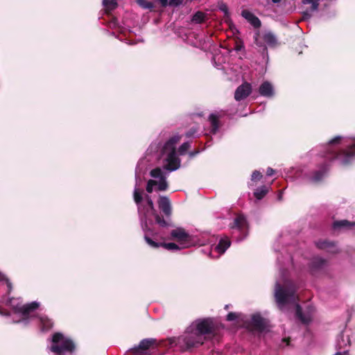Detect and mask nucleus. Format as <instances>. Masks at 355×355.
I'll return each instance as SVG.
<instances>
[{
  "mask_svg": "<svg viewBox=\"0 0 355 355\" xmlns=\"http://www.w3.org/2000/svg\"><path fill=\"white\" fill-rule=\"evenodd\" d=\"M297 288L295 285H289L285 287L279 284L275 286V301L279 308L282 309L283 306L289 303H295L299 300L297 295Z\"/></svg>",
  "mask_w": 355,
  "mask_h": 355,
  "instance_id": "2",
  "label": "nucleus"
},
{
  "mask_svg": "<svg viewBox=\"0 0 355 355\" xmlns=\"http://www.w3.org/2000/svg\"><path fill=\"white\" fill-rule=\"evenodd\" d=\"M184 0H169V6L177 7L183 3Z\"/></svg>",
  "mask_w": 355,
  "mask_h": 355,
  "instance_id": "46",
  "label": "nucleus"
},
{
  "mask_svg": "<svg viewBox=\"0 0 355 355\" xmlns=\"http://www.w3.org/2000/svg\"><path fill=\"white\" fill-rule=\"evenodd\" d=\"M341 138H342L341 137L337 136V137H334V139H332L331 140H330L329 141V144L332 145V144H338L340 141Z\"/></svg>",
  "mask_w": 355,
  "mask_h": 355,
  "instance_id": "48",
  "label": "nucleus"
},
{
  "mask_svg": "<svg viewBox=\"0 0 355 355\" xmlns=\"http://www.w3.org/2000/svg\"><path fill=\"white\" fill-rule=\"evenodd\" d=\"M282 0H272V1L274 3H278L281 1Z\"/></svg>",
  "mask_w": 355,
  "mask_h": 355,
  "instance_id": "56",
  "label": "nucleus"
},
{
  "mask_svg": "<svg viewBox=\"0 0 355 355\" xmlns=\"http://www.w3.org/2000/svg\"><path fill=\"white\" fill-rule=\"evenodd\" d=\"M320 0H302L304 4H311V10H317L319 6Z\"/></svg>",
  "mask_w": 355,
  "mask_h": 355,
  "instance_id": "32",
  "label": "nucleus"
},
{
  "mask_svg": "<svg viewBox=\"0 0 355 355\" xmlns=\"http://www.w3.org/2000/svg\"><path fill=\"white\" fill-rule=\"evenodd\" d=\"M75 349V345L70 339L62 340L60 345H52L51 350L59 355H61L64 352H73Z\"/></svg>",
  "mask_w": 355,
  "mask_h": 355,
  "instance_id": "7",
  "label": "nucleus"
},
{
  "mask_svg": "<svg viewBox=\"0 0 355 355\" xmlns=\"http://www.w3.org/2000/svg\"><path fill=\"white\" fill-rule=\"evenodd\" d=\"M103 5L105 8L106 12L114 10L118 6L116 0H103Z\"/></svg>",
  "mask_w": 355,
  "mask_h": 355,
  "instance_id": "27",
  "label": "nucleus"
},
{
  "mask_svg": "<svg viewBox=\"0 0 355 355\" xmlns=\"http://www.w3.org/2000/svg\"><path fill=\"white\" fill-rule=\"evenodd\" d=\"M158 1L160 3L162 7L163 8H166V6H169L168 0H158Z\"/></svg>",
  "mask_w": 355,
  "mask_h": 355,
  "instance_id": "49",
  "label": "nucleus"
},
{
  "mask_svg": "<svg viewBox=\"0 0 355 355\" xmlns=\"http://www.w3.org/2000/svg\"><path fill=\"white\" fill-rule=\"evenodd\" d=\"M252 92V86L250 83L245 82L239 85L234 93V98L236 101H241L246 98Z\"/></svg>",
  "mask_w": 355,
  "mask_h": 355,
  "instance_id": "8",
  "label": "nucleus"
},
{
  "mask_svg": "<svg viewBox=\"0 0 355 355\" xmlns=\"http://www.w3.org/2000/svg\"><path fill=\"white\" fill-rule=\"evenodd\" d=\"M156 345V340L154 338H145L140 341L137 347H135L130 349L133 354H141L143 352L148 349L150 347Z\"/></svg>",
  "mask_w": 355,
  "mask_h": 355,
  "instance_id": "9",
  "label": "nucleus"
},
{
  "mask_svg": "<svg viewBox=\"0 0 355 355\" xmlns=\"http://www.w3.org/2000/svg\"><path fill=\"white\" fill-rule=\"evenodd\" d=\"M146 200L147 204L149 206L150 209L152 211H153L154 212H155L154 204H153V202L152 199L150 198V197L149 196L146 195Z\"/></svg>",
  "mask_w": 355,
  "mask_h": 355,
  "instance_id": "45",
  "label": "nucleus"
},
{
  "mask_svg": "<svg viewBox=\"0 0 355 355\" xmlns=\"http://www.w3.org/2000/svg\"><path fill=\"white\" fill-rule=\"evenodd\" d=\"M142 193H143L142 190H140L139 189H137V188L135 189L133 197H134V200L137 204H139L141 202V201L143 200Z\"/></svg>",
  "mask_w": 355,
  "mask_h": 355,
  "instance_id": "31",
  "label": "nucleus"
},
{
  "mask_svg": "<svg viewBox=\"0 0 355 355\" xmlns=\"http://www.w3.org/2000/svg\"><path fill=\"white\" fill-rule=\"evenodd\" d=\"M191 145L189 142L183 143L178 149V152L180 155H184L190 148Z\"/></svg>",
  "mask_w": 355,
  "mask_h": 355,
  "instance_id": "37",
  "label": "nucleus"
},
{
  "mask_svg": "<svg viewBox=\"0 0 355 355\" xmlns=\"http://www.w3.org/2000/svg\"><path fill=\"white\" fill-rule=\"evenodd\" d=\"M275 173V170H273L272 168L268 167L267 168L266 175L268 176H271Z\"/></svg>",
  "mask_w": 355,
  "mask_h": 355,
  "instance_id": "50",
  "label": "nucleus"
},
{
  "mask_svg": "<svg viewBox=\"0 0 355 355\" xmlns=\"http://www.w3.org/2000/svg\"><path fill=\"white\" fill-rule=\"evenodd\" d=\"M259 92L261 96L265 97H272L274 95L273 87L268 81H264L259 88Z\"/></svg>",
  "mask_w": 355,
  "mask_h": 355,
  "instance_id": "18",
  "label": "nucleus"
},
{
  "mask_svg": "<svg viewBox=\"0 0 355 355\" xmlns=\"http://www.w3.org/2000/svg\"><path fill=\"white\" fill-rule=\"evenodd\" d=\"M40 304L37 302H32L17 308V311L24 317H28L29 314L39 308Z\"/></svg>",
  "mask_w": 355,
  "mask_h": 355,
  "instance_id": "14",
  "label": "nucleus"
},
{
  "mask_svg": "<svg viewBox=\"0 0 355 355\" xmlns=\"http://www.w3.org/2000/svg\"><path fill=\"white\" fill-rule=\"evenodd\" d=\"M259 33L257 32L255 33V35L254 36V44L259 47H263L264 49H266V47L264 43L261 40H259Z\"/></svg>",
  "mask_w": 355,
  "mask_h": 355,
  "instance_id": "40",
  "label": "nucleus"
},
{
  "mask_svg": "<svg viewBox=\"0 0 355 355\" xmlns=\"http://www.w3.org/2000/svg\"><path fill=\"white\" fill-rule=\"evenodd\" d=\"M209 121L211 123V132L215 134L220 126L218 117L214 114H211L209 116Z\"/></svg>",
  "mask_w": 355,
  "mask_h": 355,
  "instance_id": "23",
  "label": "nucleus"
},
{
  "mask_svg": "<svg viewBox=\"0 0 355 355\" xmlns=\"http://www.w3.org/2000/svg\"><path fill=\"white\" fill-rule=\"evenodd\" d=\"M263 42L266 43L270 47L274 48L279 45V42L275 35L269 31L263 35Z\"/></svg>",
  "mask_w": 355,
  "mask_h": 355,
  "instance_id": "20",
  "label": "nucleus"
},
{
  "mask_svg": "<svg viewBox=\"0 0 355 355\" xmlns=\"http://www.w3.org/2000/svg\"><path fill=\"white\" fill-rule=\"evenodd\" d=\"M167 164L165 168L168 171H172L178 169L180 167V159L177 157L176 153H168L166 159Z\"/></svg>",
  "mask_w": 355,
  "mask_h": 355,
  "instance_id": "13",
  "label": "nucleus"
},
{
  "mask_svg": "<svg viewBox=\"0 0 355 355\" xmlns=\"http://www.w3.org/2000/svg\"><path fill=\"white\" fill-rule=\"evenodd\" d=\"M290 340V338H284L282 339V342L285 343L286 345H289Z\"/></svg>",
  "mask_w": 355,
  "mask_h": 355,
  "instance_id": "52",
  "label": "nucleus"
},
{
  "mask_svg": "<svg viewBox=\"0 0 355 355\" xmlns=\"http://www.w3.org/2000/svg\"><path fill=\"white\" fill-rule=\"evenodd\" d=\"M295 315L304 324H309L311 321L310 317L305 316L303 314L302 308L298 304H296Z\"/></svg>",
  "mask_w": 355,
  "mask_h": 355,
  "instance_id": "24",
  "label": "nucleus"
},
{
  "mask_svg": "<svg viewBox=\"0 0 355 355\" xmlns=\"http://www.w3.org/2000/svg\"><path fill=\"white\" fill-rule=\"evenodd\" d=\"M176 339L175 338H171L170 339V343L172 345L175 342Z\"/></svg>",
  "mask_w": 355,
  "mask_h": 355,
  "instance_id": "55",
  "label": "nucleus"
},
{
  "mask_svg": "<svg viewBox=\"0 0 355 355\" xmlns=\"http://www.w3.org/2000/svg\"><path fill=\"white\" fill-rule=\"evenodd\" d=\"M329 168V164L327 163H324L321 165L320 169L318 171H315L313 173L312 181L315 182H320L323 178L324 174L327 173Z\"/></svg>",
  "mask_w": 355,
  "mask_h": 355,
  "instance_id": "21",
  "label": "nucleus"
},
{
  "mask_svg": "<svg viewBox=\"0 0 355 355\" xmlns=\"http://www.w3.org/2000/svg\"><path fill=\"white\" fill-rule=\"evenodd\" d=\"M354 227H355V222H351L347 220H335L332 225V227L334 230H341V229L350 230Z\"/></svg>",
  "mask_w": 355,
  "mask_h": 355,
  "instance_id": "19",
  "label": "nucleus"
},
{
  "mask_svg": "<svg viewBox=\"0 0 355 355\" xmlns=\"http://www.w3.org/2000/svg\"><path fill=\"white\" fill-rule=\"evenodd\" d=\"M327 264V260L321 257H314L310 263V268L312 272H315L323 269Z\"/></svg>",
  "mask_w": 355,
  "mask_h": 355,
  "instance_id": "17",
  "label": "nucleus"
},
{
  "mask_svg": "<svg viewBox=\"0 0 355 355\" xmlns=\"http://www.w3.org/2000/svg\"><path fill=\"white\" fill-rule=\"evenodd\" d=\"M40 322L42 326L43 330L48 331L51 329L53 326V322L51 319L46 316H42L40 318Z\"/></svg>",
  "mask_w": 355,
  "mask_h": 355,
  "instance_id": "26",
  "label": "nucleus"
},
{
  "mask_svg": "<svg viewBox=\"0 0 355 355\" xmlns=\"http://www.w3.org/2000/svg\"><path fill=\"white\" fill-rule=\"evenodd\" d=\"M241 15L255 28H259L261 27V22L260 19L250 11L248 10H243L241 12Z\"/></svg>",
  "mask_w": 355,
  "mask_h": 355,
  "instance_id": "16",
  "label": "nucleus"
},
{
  "mask_svg": "<svg viewBox=\"0 0 355 355\" xmlns=\"http://www.w3.org/2000/svg\"><path fill=\"white\" fill-rule=\"evenodd\" d=\"M250 325L254 330L263 332L268 328V321L259 313H256L252 315Z\"/></svg>",
  "mask_w": 355,
  "mask_h": 355,
  "instance_id": "6",
  "label": "nucleus"
},
{
  "mask_svg": "<svg viewBox=\"0 0 355 355\" xmlns=\"http://www.w3.org/2000/svg\"><path fill=\"white\" fill-rule=\"evenodd\" d=\"M239 317V314H237L236 313H234V312H230L227 316H226V320L227 321H234L235 320H236Z\"/></svg>",
  "mask_w": 355,
  "mask_h": 355,
  "instance_id": "42",
  "label": "nucleus"
},
{
  "mask_svg": "<svg viewBox=\"0 0 355 355\" xmlns=\"http://www.w3.org/2000/svg\"><path fill=\"white\" fill-rule=\"evenodd\" d=\"M193 329H190V327L187 328V334L177 338L175 345H178L182 351H191L194 348L201 346L205 340L198 336L197 333H194Z\"/></svg>",
  "mask_w": 355,
  "mask_h": 355,
  "instance_id": "3",
  "label": "nucleus"
},
{
  "mask_svg": "<svg viewBox=\"0 0 355 355\" xmlns=\"http://www.w3.org/2000/svg\"><path fill=\"white\" fill-rule=\"evenodd\" d=\"M157 184V182L154 180H149L146 185V191L148 193H152L153 187Z\"/></svg>",
  "mask_w": 355,
  "mask_h": 355,
  "instance_id": "39",
  "label": "nucleus"
},
{
  "mask_svg": "<svg viewBox=\"0 0 355 355\" xmlns=\"http://www.w3.org/2000/svg\"><path fill=\"white\" fill-rule=\"evenodd\" d=\"M3 281H5V282H6V284L7 287H8V292H7V293L9 295V294L11 293L12 289V283H11V282H10V280H9L8 278H6V277H5V279H4V280H3Z\"/></svg>",
  "mask_w": 355,
  "mask_h": 355,
  "instance_id": "47",
  "label": "nucleus"
},
{
  "mask_svg": "<svg viewBox=\"0 0 355 355\" xmlns=\"http://www.w3.org/2000/svg\"><path fill=\"white\" fill-rule=\"evenodd\" d=\"M181 137L178 135L171 137L164 145L162 151L163 153H176L175 145L180 141Z\"/></svg>",
  "mask_w": 355,
  "mask_h": 355,
  "instance_id": "11",
  "label": "nucleus"
},
{
  "mask_svg": "<svg viewBox=\"0 0 355 355\" xmlns=\"http://www.w3.org/2000/svg\"><path fill=\"white\" fill-rule=\"evenodd\" d=\"M315 245L317 248L320 250H324L333 254L338 252V250L336 248V244L334 241H331L326 239L319 240L317 242H315Z\"/></svg>",
  "mask_w": 355,
  "mask_h": 355,
  "instance_id": "12",
  "label": "nucleus"
},
{
  "mask_svg": "<svg viewBox=\"0 0 355 355\" xmlns=\"http://www.w3.org/2000/svg\"><path fill=\"white\" fill-rule=\"evenodd\" d=\"M171 236L175 239L183 248H188L191 245V236L189 235L183 228H176L171 232Z\"/></svg>",
  "mask_w": 355,
  "mask_h": 355,
  "instance_id": "5",
  "label": "nucleus"
},
{
  "mask_svg": "<svg viewBox=\"0 0 355 355\" xmlns=\"http://www.w3.org/2000/svg\"><path fill=\"white\" fill-rule=\"evenodd\" d=\"M158 207L166 218H169L172 214L171 201L166 196H160L158 200Z\"/></svg>",
  "mask_w": 355,
  "mask_h": 355,
  "instance_id": "10",
  "label": "nucleus"
},
{
  "mask_svg": "<svg viewBox=\"0 0 355 355\" xmlns=\"http://www.w3.org/2000/svg\"><path fill=\"white\" fill-rule=\"evenodd\" d=\"M231 245L230 240L225 237L220 239L218 243L215 246V251L220 254H223Z\"/></svg>",
  "mask_w": 355,
  "mask_h": 355,
  "instance_id": "22",
  "label": "nucleus"
},
{
  "mask_svg": "<svg viewBox=\"0 0 355 355\" xmlns=\"http://www.w3.org/2000/svg\"><path fill=\"white\" fill-rule=\"evenodd\" d=\"M150 175L151 177L154 178H160L162 179V177H164L162 175V171L160 168H155L150 171Z\"/></svg>",
  "mask_w": 355,
  "mask_h": 355,
  "instance_id": "35",
  "label": "nucleus"
},
{
  "mask_svg": "<svg viewBox=\"0 0 355 355\" xmlns=\"http://www.w3.org/2000/svg\"><path fill=\"white\" fill-rule=\"evenodd\" d=\"M63 340V335L60 333H55L52 338L53 345H58Z\"/></svg>",
  "mask_w": 355,
  "mask_h": 355,
  "instance_id": "38",
  "label": "nucleus"
},
{
  "mask_svg": "<svg viewBox=\"0 0 355 355\" xmlns=\"http://www.w3.org/2000/svg\"><path fill=\"white\" fill-rule=\"evenodd\" d=\"M162 247L168 250H178L180 248L174 243H162Z\"/></svg>",
  "mask_w": 355,
  "mask_h": 355,
  "instance_id": "34",
  "label": "nucleus"
},
{
  "mask_svg": "<svg viewBox=\"0 0 355 355\" xmlns=\"http://www.w3.org/2000/svg\"><path fill=\"white\" fill-rule=\"evenodd\" d=\"M158 184V190L159 191H165L168 188V183L166 181V179L164 177H162V179H160L159 182H157Z\"/></svg>",
  "mask_w": 355,
  "mask_h": 355,
  "instance_id": "36",
  "label": "nucleus"
},
{
  "mask_svg": "<svg viewBox=\"0 0 355 355\" xmlns=\"http://www.w3.org/2000/svg\"><path fill=\"white\" fill-rule=\"evenodd\" d=\"M355 155V141L353 145L349 147L347 150H342L340 151H335L333 150H328L324 154V157L326 160L330 162L337 159L342 165H347L351 162L352 157Z\"/></svg>",
  "mask_w": 355,
  "mask_h": 355,
  "instance_id": "4",
  "label": "nucleus"
},
{
  "mask_svg": "<svg viewBox=\"0 0 355 355\" xmlns=\"http://www.w3.org/2000/svg\"><path fill=\"white\" fill-rule=\"evenodd\" d=\"M268 191H269V187L268 186L263 185V186H261V187L257 188L254 191V196L257 200H261L262 198H263L266 196V195L268 193Z\"/></svg>",
  "mask_w": 355,
  "mask_h": 355,
  "instance_id": "25",
  "label": "nucleus"
},
{
  "mask_svg": "<svg viewBox=\"0 0 355 355\" xmlns=\"http://www.w3.org/2000/svg\"><path fill=\"white\" fill-rule=\"evenodd\" d=\"M261 178L262 174L258 171H254L252 174L251 180L252 181H257L261 180Z\"/></svg>",
  "mask_w": 355,
  "mask_h": 355,
  "instance_id": "43",
  "label": "nucleus"
},
{
  "mask_svg": "<svg viewBox=\"0 0 355 355\" xmlns=\"http://www.w3.org/2000/svg\"><path fill=\"white\" fill-rule=\"evenodd\" d=\"M334 355H349L348 352H344L343 353H341V352H337L336 354Z\"/></svg>",
  "mask_w": 355,
  "mask_h": 355,
  "instance_id": "53",
  "label": "nucleus"
},
{
  "mask_svg": "<svg viewBox=\"0 0 355 355\" xmlns=\"http://www.w3.org/2000/svg\"><path fill=\"white\" fill-rule=\"evenodd\" d=\"M205 14L201 11L196 12L192 17V21L196 24H201L205 21Z\"/></svg>",
  "mask_w": 355,
  "mask_h": 355,
  "instance_id": "29",
  "label": "nucleus"
},
{
  "mask_svg": "<svg viewBox=\"0 0 355 355\" xmlns=\"http://www.w3.org/2000/svg\"><path fill=\"white\" fill-rule=\"evenodd\" d=\"M221 328H223V325L217 323L212 318L196 320L190 326V329H193L194 333L201 336L204 340L216 337Z\"/></svg>",
  "mask_w": 355,
  "mask_h": 355,
  "instance_id": "1",
  "label": "nucleus"
},
{
  "mask_svg": "<svg viewBox=\"0 0 355 355\" xmlns=\"http://www.w3.org/2000/svg\"><path fill=\"white\" fill-rule=\"evenodd\" d=\"M144 239L146 242L153 248H158L162 247V243H157L151 239L149 236L145 235Z\"/></svg>",
  "mask_w": 355,
  "mask_h": 355,
  "instance_id": "33",
  "label": "nucleus"
},
{
  "mask_svg": "<svg viewBox=\"0 0 355 355\" xmlns=\"http://www.w3.org/2000/svg\"><path fill=\"white\" fill-rule=\"evenodd\" d=\"M136 2L142 8L148 9L150 10H153L154 8L153 3L147 0H136Z\"/></svg>",
  "mask_w": 355,
  "mask_h": 355,
  "instance_id": "30",
  "label": "nucleus"
},
{
  "mask_svg": "<svg viewBox=\"0 0 355 355\" xmlns=\"http://www.w3.org/2000/svg\"><path fill=\"white\" fill-rule=\"evenodd\" d=\"M5 279V276L3 274H2L1 272H0V282H2Z\"/></svg>",
  "mask_w": 355,
  "mask_h": 355,
  "instance_id": "54",
  "label": "nucleus"
},
{
  "mask_svg": "<svg viewBox=\"0 0 355 355\" xmlns=\"http://www.w3.org/2000/svg\"><path fill=\"white\" fill-rule=\"evenodd\" d=\"M229 309V305H225V309L227 310Z\"/></svg>",
  "mask_w": 355,
  "mask_h": 355,
  "instance_id": "57",
  "label": "nucleus"
},
{
  "mask_svg": "<svg viewBox=\"0 0 355 355\" xmlns=\"http://www.w3.org/2000/svg\"><path fill=\"white\" fill-rule=\"evenodd\" d=\"M311 14L309 13L308 11H305L303 12V19H308L311 17Z\"/></svg>",
  "mask_w": 355,
  "mask_h": 355,
  "instance_id": "51",
  "label": "nucleus"
},
{
  "mask_svg": "<svg viewBox=\"0 0 355 355\" xmlns=\"http://www.w3.org/2000/svg\"><path fill=\"white\" fill-rule=\"evenodd\" d=\"M154 216H155V221L156 223L160 226V227H167L169 225V223L168 222V218L166 219H164L163 218V216H159V214H157V213H154L153 214Z\"/></svg>",
  "mask_w": 355,
  "mask_h": 355,
  "instance_id": "28",
  "label": "nucleus"
},
{
  "mask_svg": "<svg viewBox=\"0 0 355 355\" xmlns=\"http://www.w3.org/2000/svg\"><path fill=\"white\" fill-rule=\"evenodd\" d=\"M231 227L233 229H237L241 233L245 234L248 229V223L245 216L243 215H238L234 218Z\"/></svg>",
  "mask_w": 355,
  "mask_h": 355,
  "instance_id": "15",
  "label": "nucleus"
},
{
  "mask_svg": "<svg viewBox=\"0 0 355 355\" xmlns=\"http://www.w3.org/2000/svg\"><path fill=\"white\" fill-rule=\"evenodd\" d=\"M219 9L224 12L225 17H229L228 7L225 3H221Z\"/></svg>",
  "mask_w": 355,
  "mask_h": 355,
  "instance_id": "44",
  "label": "nucleus"
},
{
  "mask_svg": "<svg viewBox=\"0 0 355 355\" xmlns=\"http://www.w3.org/2000/svg\"><path fill=\"white\" fill-rule=\"evenodd\" d=\"M244 48L243 42L239 38H236L235 41V46L234 50L236 51H240L242 49Z\"/></svg>",
  "mask_w": 355,
  "mask_h": 355,
  "instance_id": "41",
  "label": "nucleus"
}]
</instances>
